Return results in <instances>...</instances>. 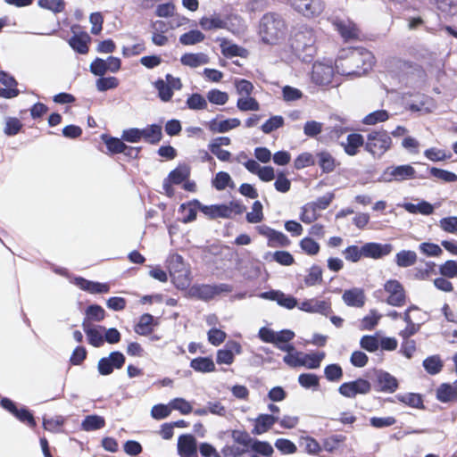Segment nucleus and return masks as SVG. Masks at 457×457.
<instances>
[{"instance_id":"obj_1","label":"nucleus","mask_w":457,"mask_h":457,"mask_svg":"<svg viewBox=\"0 0 457 457\" xmlns=\"http://www.w3.org/2000/svg\"><path fill=\"white\" fill-rule=\"evenodd\" d=\"M316 36L312 28L306 24H297L293 30L291 47L295 54L304 62H309L315 54Z\"/></svg>"},{"instance_id":"obj_2","label":"nucleus","mask_w":457,"mask_h":457,"mask_svg":"<svg viewBox=\"0 0 457 457\" xmlns=\"http://www.w3.org/2000/svg\"><path fill=\"white\" fill-rule=\"evenodd\" d=\"M287 30L285 20L277 12H267L260 20L259 35L266 44H276L286 36Z\"/></svg>"},{"instance_id":"obj_3","label":"nucleus","mask_w":457,"mask_h":457,"mask_svg":"<svg viewBox=\"0 0 457 457\" xmlns=\"http://www.w3.org/2000/svg\"><path fill=\"white\" fill-rule=\"evenodd\" d=\"M340 59L345 58V65L354 66L355 69L343 71L345 75H361L372 68L374 56L371 52L362 47L350 48L343 51L339 56Z\"/></svg>"},{"instance_id":"obj_4","label":"nucleus","mask_w":457,"mask_h":457,"mask_svg":"<svg viewBox=\"0 0 457 457\" xmlns=\"http://www.w3.org/2000/svg\"><path fill=\"white\" fill-rule=\"evenodd\" d=\"M392 146V138L384 129L372 130L367 135L364 149L374 158H381Z\"/></svg>"},{"instance_id":"obj_5","label":"nucleus","mask_w":457,"mask_h":457,"mask_svg":"<svg viewBox=\"0 0 457 457\" xmlns=\"http://www.w3.org/2000/svg\"><path fill=\"white\" fill-rule=\"evenodd\" d=\"M233 289V286L227 283L195 284L188 288L187 294L192 298L207 302L221 294L231 293Z\"/></svg>"},{"instance_id":"obj_6","label":"nucleus","mask_w":457,"mask_h":457,"mask_svg":"<svg viewBox=\"0 0 457 457\" xmlns=\"http://www.w3.org/2000/svg\"><path fill=\"white\" fill-rule=\"evenodd\" d=\"M417 178L415 169L410 164L393 165L384 170L378 178L379 182H402Z\"/></svg>"},{"instance_id":"obj_7","label":"nucleus","mask_w":457,"mask_h":457,"mask_svg":"<svg viewBox=\"0 0 457 457\" xmlns=\"http://www.w3.org/2000/svg\"><path fill=\"white\" fill-rule=\"evenodd\" d=\"M371 378V385L375 391L393 394L399 387L398 379L384 370H374Z\"/></svg>"},{"instance_id":"obj_8","label":"nucleus","mask_w":457,"mask_h":457,"mask_svg":"<svg viewBox=\"0 0 457 457\" xmlns=\"http://www.w3.org/2000/svg\"><path fill=\"white\" fill-rule=\"evenodd\" d=\"M371 388V382L359 378L353 381L341 384L338 387V393L346 398H355L357 395H368Z\"/></svg>"},{"instance_id":"obj_9","label":"nucleus","mask_w":457,"mask_h":457,"mask_svg":"<svg viewBox=\"0 0 457 457\" xmlns=\"http://www.w3.org/2000/svg\"><path fill=\"white\" fill-rule=\"evenodd\" d=\"M125 361L126 358L121 352H112L107 357H103L98 361L97 370L100 375L108 376L113 372L114 369H121Z\"/></svg>"},{"instance_id":"obj_10","label":"nucleus","mask_w":457,"mask_h":457,"mask_svg":"<svg viewBox=\"0 0 457 457\" xmlns=\"http://www.w3.org/2000/svg\"><path fill=\"white\" fill-rule=\"evenodd\" d=\"M0 404L21 422L27 423L30 428L36 427L37 423L35 418L27 407L23 406L21 409H18L16 403L6 397L1 399Z\"/></svg>"},{"instance_id":"obj_11","label":"nucleus","mask_w":457,"mask_h":457,"mask_svg":"<svg viewBox=\"0 0 457 457\" xmlns=\"http://www.w3.org/2000/svg\"><path fill=\"white\" fill-rule=\"evenodd\" d=\"M384 289L389 294L386 303L392 306H403L405 303V291L403 285L396 279H390L384 285Z\"/></svg>"},{"instance_id":"obj_12","label":"nucleus","mask_w":457,"mask_h":457,"mask_svg":"<svg viewBox=\"0 0 457 457\" xmlns=\"http://www.w3.org/2000/svg\"><path fill=\"white\" fill-rule=\"evenodd\" d=\"M334 68L329 64L315 62L312 66V81L320 87H328L332 83Z\"/></svg>"},{"instance_id":"obj_13","label":"nucleus","mask_w":457,"mask_h":457,"mask_svg":"<svg viewBox=\"0 0 457 457\" xmlns=\"http://www.w3.org/2000/svg\"><path fill=\"white\" fill-rule=\"evenodd\" d=\"M294 9L307 18L319 16L323 6L320 0H292Z\"/></svg>"},{"instance_id":"obj_14","label":"nucleus","mask_w":457,"mask_h":457,"mask_svg":"<svg viewBox=\"0 0 457 457\" xmlns=\"http://www.w3.org/2000/svg\"><path fill=\"white\" fill-rule=\"evenodd\" d=\"M394 250L392 244L369 242L362 245V253L366 258L380 259L389 255Z\"/></svg>"},{"instance_id":"obj_15","label":"nucleus","mask_w":457,"mask_h":457,"mask_svg":"<svg viewBox=\"0 0 457 457\" xmlns=\"http://www.w3.org/2000/svg\"><path fill=\"white\" fill-rule=\"evenodd\" d=\"M177 449L180 457H195L198 450L197 441L193 435L183 434L178 438Z\"/></svg>"},{"instance_id":"obj_16","label":"nucleus","mask_w":457,"mask_h":457,"mask_svg":"<svg viewBox=\"0 0 457 457\" xmlns=\"http://www.w3.org/2000/svg\"><path fill=\"white\" fill-rule=\"evenodd\" d=\"M298 308L305 312L319 313L324 316H328L332 312L330 303L325 300H319L317 298L303 301L298 305Z\"/></svg>"},{"instance_id":"obj_17","label":"nucleus","mask_w":457,"mask_h":457,"mask_svg":"<svg viewBox=\"0 0 457 457\" xmlns=\"http://www.w3.org/2000/svg\"><path fill=\"white\" fill-rule=\"evenodd\" d=\"M334 26L345 40L358 37L359 29L357 26L348 19H337Z\"/></svg>"},{"instance_id":"obj_18","label":"nucleus","mask_w":457,"mask_h":457,"mask_svg":"<svg viewBox=\"0 0 457 457\" xmlns=\"http://www.w3.org/2000/svg\"><path fill=\"white\" fill-rule=\"evenodd\" d=\"M346 436L343 434H332L322 440V449L329 453H341L345 449Z\"/></svg>"},{"instance_id":"obj_19","label":"nucleus","mask_w":457,"mask_h":457,"mask_svg":"<svg viewBox=\"0 0 457 457\" xmlns=\"http://www.w3.org/2000/svg\"><path fill=\"white\" fill-rule=\"evenodd\" d=\"M241 121L237 118L226 119L218 121V117L207 123L208 129L213 133H226L240 126Z\"/></svg>"},{"instance_id":"obj_20","label":"nucleus","mask_w":457,"mask_h":457,"mask_svg":"<svg viewBox=\"0 0 457 457\" xmlns=\"http://www.w3.org/2000/svg\"><path fill=\"white\" fill-rule=\"evenodd\" d=\"M344 303L350 307L361 308L365 303V295L362 289L353 287L343 293Z\"/></svg>"},{"instance_id":"obj_21","label":"nucleus","mask_w":457,"mask_h":457,"mask_svg":"<svg viewBox=\"0 0 457 457\" xmlns=\"http://www.w3.org/2000/svg\"><path fill=\"white\" fill-rule=\"evenodd\" d=\"M82 328L89 345L94 347H101L104 345V336L99 329V326L96 327L92 323L87 322V320H83Z\"/></svg>"},{"instance_id":"obj_22","label":"nucleus","mask_w":457,"mask_h":457,"mask_svg":"<svg viewBox=\"0 0 457 457\" xmlns=\"http://www.w3.org/2000/svg\"><path fill=\"white\" fill-rule=\"evenodd\" d=\"M279 420L278 416L272 414H260L255 420L254 428L252 430L253 435H262L267 432L271 427Z\"/></svg>"},{"instance_id":"obj_23","label":"nucleus","mask_w":457,"mask_h":457,"mask_svg":"<svg viewBox=\"0 0 457 457\" xmlns=\"http://www.w3.org/2000/svg\"><path fill=\"white\" fill-rule=\"evenodd\" d=\"M403 207L406 212L411 214L430 215L434 212V205L425 200H420L418 204L403 203L398 204Z\"/></svg>"},{"instance_id":"obj_24","label":"nucleus","mask_w":457,"mask_h":457,"mask_svg":"<svg viewBox=\"0 0 457 457\" xmlns=\"http://www.w3.org/2000/svg\"><path fill=\"white\" fill-rule=\"evenodd\" d=\"M366 141L362 135L359 133L349 134L346 137V143L343 144L346 154L354 156L358 154L359 148L364 146Z\"/></svg>"},{"instance_id":"obj_25","label":"nucleus","mask_w":457,"mask_h":457,"mask_svg":"<svg viewBox=\"0 0 457 457\" xmlns=\"http://www.w3.org/2000/svg\"><path fill=\"white\" fill-rule=\"evenodd\" d=\"M203 204L197 199H193L187 203H184L180 204L179 208V212H187V214L183 217V223H189L194 221L196 219V212L197 210L201 211V207Z\"/></svg>"},{"instance_id":"obj_26","label":"nucleus","mask_w":457,"mask_h":457,"mask_svg":"<svg viewBox=\"0 0 457 457\" xmlns=\"http://www.w3.org/2000/svg\"><path fill=\"white\" fill-rule=\"evenodd\" d=\"M201 212L212 220L218 218L229 219V210L225 204L212 205L203 204Z\"/></svg>"},{"instance_id":"obj_27","label":"nucleus","mask_w":457,"mask_h":457,"mask_svg":"<svg viewBox=\"0 0 457 457\" xmlns=\"http://www.w3.org/2000/svg\"><path fill=\"white\" fill-rule=\"evenodd\" d=\"M90 41V37L86 32L80 34H74L69 39L70 46L80 54H86L88 52L87 43Z\"/></svg>"},{"instance_id":"obj_28","label":"nucleus","mask_w":457,"mask_h":457,"mask_svg":"<svg viewBox=\"0 0 457 457\" xmlns=\"http://www.w3.org/2000/svg\"><path fill=\"white\" fill-rule=\"evenodd\" d=\"M141 134L142 138H144L145 142L156 145L162 137V127L159 124L148 125L147 127L141 129Z\"/></svg>"},{"instance_id":"obj_29","label":"nucleus","mask_w":457,"mask_h":457,"mask_svg":"<svg viewBox=\"0 0 457 457\" xmlns=\"http://www.w3.org/2000/svg\"><path fill=\"white\" fill-rule=\"evenodd\" d=\"M180 62L185 66L197 68L203 64L208 63L209 58L205 54L203 53H187L181 56Z\"/></svg>"},{"instance_id":"obj_30","label":"nucleus","mask_w":457,"mask_h":457,"mask_svg":"<svg viewBox=\"0 0 457 457\" xmlns=\"http://www.w3.org/2000/svg\"><path fill=\"white\" fill-rule=\"evenodd\" d=\"M416 252L411 250H401L395 254V262L399 268H408L417 262Z\"/></svg>"},{"instance_id":"obj_31","label":"nucleus","mask_w":457,"mask_h":457,"mask_svg":"<svg viewBox=\"0 0 457 457\" xmlns=\"http://www.w3.org/2000/svg\"><path fill=\"white\" fill-rule=\"evenodd\" d=\"M190 367L202 373L212 372L215 370V364L211 357H197L190 361Z\"/></svg>"},{"instance_id":"obj_32","label":"nucleus","mask_w":457,"mask_h":457,"mask_svg":"<svg viewBox=\"0 0 457 457\" xmlns=\"http://www.w3.org/2000/svg\"><path fill=\"white\" fill-rule=\"evenodd\" d=\"M436 398L441 403H449L457 400L456 386L444 383L436 390Z\"/></svg>"},{"instance_id":"obj_33","label":"nucleus","mask_w":457,"mask_h":457,"mask_svg":"<svg viewBox=\"0 0 457 457\" xmlns=\"http://www.w3.org/2000/svg\"><path fill=\"white\" fill-rule=\"evenodd\" d=\"M105 426V420L99 415H87L82 420L81 428L84 431H94L101 429Z\"/></svg>"},{"instance_id":"obj_34","label":"nucleus","mask_w":457,"mask_h":457,"mask_svg":"<svg viewBox=\"0 0 457 457\" xmlns=\"http://www.w3.org/2000/svg\"><path fill=\"white\" fill-rule=\"evenodd\" d=\"M105 318V311L99 304H90L85 310V318L83 320L92 323V321H102Z\"/></svg>"},{"instance_id":"obj_35","label":"nucleus","mask_w":457,"mask_h":457,"mask_svg":"<svg viewBox=\"0 0 457 457\" xmlns=\"http://www.w3.org/2000/svg\"><path fill=\"white\" fill-rule=\"evenodd\" d=\"M399 402L405 403L408 406L417 408V409H424L425 406L423 404V400L421 395L415 393H407V394H398L395 396Z\"/></svg>"},{"instance_id":"obj_36","label":"nucleus","mask_w":457,"mask_h":457,"mask_svg":"<svg viewBox=\"0 0 457 457\" xmlns=\"http://www.w3.org/2000/svg\"><path fill=\"white\" fill-rule=\"evenodd\" d=\"M422 365L428 374L436 375L442 370L444 363L439 355H431L423 361Z\"/></svg>"},{"instance_id":"obj_37","label":"nucleus","mask_w":457,"mask_h":457,"mask_svg":"<svg viewBox=\"0 0 457 457\" xmlns=\"http://www.w3.org/2000/svg\"><path fill=\"white\" fill-rule=\"evenodd\" d=\"M204 38L205 36L203 32L197 29H191L188 32L182 34L179 40L183 46H193L203 42Z\"/></svg>"},{"instance_id":"obj_38","label":"nucleus","mask_w":457,"mask_h":457,"mask_svg":"<svg viewBox=\"0 0 457 457\" xmlns=\"http://www.w3.org/2000/svg\"><path fill=\"white\" fill-rule=\"evenodd\" d=\"M154 321V317L151 314L145 313L143 314L138 323L135 326V332L140 336H147L149 335L153 328L152 324Z\"/></svg>"},{"instance_id":"obj_39","label":"nucleus","mask_w":457,"mask_h":457,"mask_svg":"<svg viewBox=\"0 0 457 457\" xmlns=\"http://www.w3.org/2000/svg\"><path fill=\"white\" fill-rule=\"evenodd\" d=\"M304 285L306 287H313L322 283V269L319 265H312L308 274L305 276Z\"/></svg>"},{"instance_id":"obj_40","label":"nucleus","mask_w":457,"mask_h":457,"mask_svg":"<svg viewBox=\"0 0 457 457\" xmlns=\"http://www.w3.org/2000/svg\"><path fill=\"white\" fill-rule=\"evenodd\" d=\"M298 383L303 388L317 390L320 386V378L313 373H302L298 377Z\"/></svg>"},{"instance_id":"obj_41","label":"nucleus","mask_w":457,"mask_h":457,"mask_svg":"<svg viewBox=\"0 0 457 457\" xmlns=\"http://www.w3.org/2000/svg\"><path fill=\"white\" fill-rule=\"evenodd\" d=\"M389 119V114L386 110H377L367 114L362 119V123L365 125H375L378 122H384Z\"/></svg>"},{"instance_id":"obj_42","label":"nucleus","mask_w":457,"mask_h":457,"mask_svg":"<svg viewBox=\"0 0 457 457\" xmlns=\"http://www.w3.org/2000/svg\"><path fill=\"white\" fill-rule=\"evenodd\" d=\"M154 87L158 91V96L162 102H169L173 96L171 87L167 85L163 79H158L154 83Z\"/></svg>"},{"instance_id":"obj_43","label":"nucleus","mask_w":457,"mask_h":457,"mask_svg":"<svg viewBox=\"0 0 457 457\" xmlns=\"http://www.w3.org/2000/svg\"><path fill=\"white\" fill-rule=\"evenodd\" d=\"M319 165L324 173H330L335 169V159L328 152H320L318 154Z\"/></svg>"},{"instance_id":"obj_44","label":"nucleus","mask_w":457,"mask_h":457,"mask_svg":"<svg viewBox=\"0 0 457 457\" xmlns=\"http://www.w3.org/2000/svg\"><path fill=\"white\" fill-rule=\"evenodd\" d=\"M103 139L105 143V145L109 152L112 154H121L125 147V143L123 140L118 137H107L105 135L103 136Z\"/></svg>"},{"instance_id":"obj_45","label":"nucleus","mask_w":457,"mask_h":457,"mask_svg":"<svg viewBox=\"0 0 457 457\" xmlns=\"http://www.w3.org/2000/svg\"><path fill=\"white\" fill-rule=\"evenodd\" d=\"M290 243V240L284 233L273 229L269 238L268 245L270 247H287Z\"/></svg>"},{"instance_id":"obj_46","label":"nucleus","mask_w":457,"mask_h":457,"mask_svg":"<svg viewBox=\"0 0 457 457\" xmlns=\"http://www.w3.org/2000/svg\"><path fill=\"white\" fill-rule=\"evenodd\" d=\"M318 210L311 204V203H307L302 207V212L300 214V220L306 224H311L314 220H316L319 217Z\"/></svg>"},{"instance_id":"obj_47","label":"nucleus","mask_w":457,"mask_h":457,"mask_svg":"<svg viewBox=\"0 0 457 457\" xmlns=\"http://www.w3.org/2000/svg\"><path fill=\"white\" fill-rule=\"evenodd\" d=\"M37 4L46 10H49L54 13H59L64 11V0H38Z\"/></svg>"},{"instance_id":"obj_48","label":"nucleus","mask_w":457,"mask_h":457,"mask_svg":"<svg viewBox=\"0 0 457 457\" xmlns=\"http://www.w3.org/2000/svg\"><path fill=\"white\" fill-rule=\"evenodd\" d=\"M231 437L235 443L242 445L245 449L249 448L253 441L245 430L234 429L231 431Z\"/></svg>"},{"instance_id":"obj_49","label":"nucleus","mask_w":457,"mask_h":457,"mask_svg":"<svg viewBox=\"0 0 457 457\" xmlns=\"http://www.w3.org/2000/svg\"><path fill=\"white\" fill-rule=\"evenodd\" d=\"M381 315L375 310H371L370 314L363 317L361 321L360 328L361 330H372L378 323Z\"/></svg>"},{"instance_id":"obj_50","label":"nucleus","mask_w":457,"mask_h":457,"mask_svg":"<svg viewBox=\"0 0 457 457\" xmlns=\"http://www.w3.org/2000/svg\"><path fill=\"white\" fill-rule=\"evenodd\" d=\"M96 86L98 91L104 92L116 88L119 86V80L115 77L100 76V78L96 82Z\"/></svg>"},{"instance_id":"obj_51","label":"nucleus","mask_w":457,"mask_h":457,"mask_svg":"<svg viewBox=\"0 0 457 457\" xmlns=\"http://www.w3.org/2000/svg\"><path fill=\"white\" fill-rule=\"evenodd\" d=\"M325 353H304L303 355V361L304 363L302 366H305L308 369H317L320 366L321 361L324 359Z\"/></svg>"},{"instance_id":"obj_52","label":"nucleus","mask_w":457,"mask_h":457,"mask_svg":"<svg viewBox=\"0 0 457 457\" xmlns=\"http://www.w3.org/2000/svg\"><path fill=\"white\" fill-rule=\"evenodd\" d=\"M324 375L330 382L339 381L343 377V370L339 364H328L324 369Z\"/></svg>"},{"instance_id":"obj_53","label":"nucleus","mask_w":457,"mask_h":457,"mask_svg":"<svg viewBox=\"0 0 457 457\" xmlns=\"http://www.w3.org/2000/svg\"><path fill=\"white\" fill-rule=\"evenodd\" d=\"M199 24L204 30H211L213 29H223L226 27V22L220 17H203L200 20Z\"/></svg>"},{"instance_id":"obj_54","label":"nucleus","mask_w":457,"mask_h":457,"mask_svg":"<svg viewBox=\"0 0 457 457\" xmlns=\"http://www.w3.org/2000/svg\"><path fill=\"white\" fill-rule=\"evenodd\" d=\"M189 176L187 167H178L169 173L167 179L174 185H179L186 180Z\"/></svg>"},{"instance_id":"obj_55","label":"nucleus","mask_w":457,"mask_h":457,"mask_svg":"<svg viewBox=\"0 0 457 457\" xmlns=\"http://www.w3.org/2000/svg\"><path fill=\"white\" fill-rule=\"evenodd\" d=\"M187 105L190 110H204L207 108V101L202 95L195 93L187 99Z\"/></svg>"},{"instance_id":"obj_56","label":"nucleus","mask_w":457,"mask_h":457,"mask_svg":"<svg viewBox=\"0 0 457 457\" xmlns=\"http://www.w3.org/2000/svg\"><path fill=\"white\" fill-rule=\"evenodd\" d=\"M429 172L433 177L443 180L444 182L450 183L457 181V175L446 170L432 167L429 169Z\"/></svg>"},{"instance_id":"obj_57","label":"nucleus","mask_w":457,"mask_h":457,"mask_svg":"<svg viewBox=\"0 0 457 457\" xmlns=\"http://www.w3.org/2000/svg\"><path fill=\"white\" fill-rule=\"evenodd\" d=\"M284 125V119L282 116H271L262 126V130L265 134H270L272 131L281 128Z\"/></svg>"},{"instance_id":"obj_58","label":"nucleus","mask_w":457,"mask_h":457,"mask_svg":"<svg viewBox=\"0 0 457 457\" xmlns=\"http://www.w3.org/2000/svg\"><path fill=\"white\" fill-rule=\"evenodd\" d=\"M360 345L362 349L373 353L378 349L379 340L375 335H365L361 338Z\"/></svg>"},{"instance_id":"obj_59","label":"nucleus","mask_w":457,"mask_h":457,"mask_svg":"<svg viewBox=\"0 0 457 457\" xmlns=\"http://www.w3.org/2000/svg\"><path fill=\"white\" fill-rule=\"evenodd\" d=\"M439 273L445 278H457V262L454 260L446 261L439 266Z\"/></svg>"},{"instance_id":"obj_60","label":"nucleus","mask_w":457,"mask_h":457,"mask_svg":"<svg viewBox=\"0 0 457 457\" xmlns=\"http://www.w3.org/2000/svg\"><path fill=\"white\" fill-rule=\"evenodd\" d=\"M245 218L249 223H258L262 220V204L260 201H255L253 204L252 212H247Z\"/></svg>"},{"instance_id":"obj_61","label":"nucleus","mask_w":457,"mask_h":457,"mask_svg":"<svg viewBox=\"0 0 457 457\" xmlns=\"http://www.w3.org/2000/svg\"><path fill=\"white\" fill-rule=\"evenodd\" d=\"M22 128L21 121L14 117L6 119L4 132L6 136L12 137L17 135Z\"/></svg>"},{"instance_id":"obj_62","label":"nucleus","mask_w":457,"mask_h":457,"mask_svg":"<svg viewBox=\"0 0 457 457\" xmlns=\"http://www.w3.org/2000/svg\"><path fill=\"white\" fill-rule=\"evenodd\" d=\"M301 249L309 255H315L320 251V245L312 238L306 237L300 241Z\"/></svg>"},{"instance_id":"obj_63","label":"nucleus","mask_w":457,"mask_h":457,"mask_svg":"<svg viewBox=\"0 0 457 457\" xmlns=\"http://www.w3.org/2000/svg\"><path fill=\"white\" fill-rule=\"evenodd\" d=\"M314 164L315 160L313 155L307 152L299 154L294 161V166L296 170H302Z\"/></svg>"},{"instance_id":"obj_64","label":"nucleus","mask_w":457,"mask_h":457,"mask_svg":"<svg viewBox=\"0 0 457 457\" xmlns=\"http://www.w3.org/2000/svg\"><path fill=\"white\" fill-rule=\"evenodd\" d=\"M435 3L437 9L446 15H454L457 12V5L453 0H430Z\"/></svg>"}]
</instances>
